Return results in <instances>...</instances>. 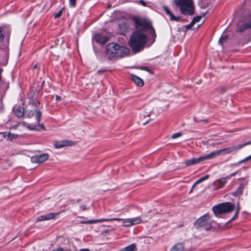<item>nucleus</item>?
I'll list each match as a JSON object with an SVG mask.
<instances>
[{
	"instance_id": "f257e3e1",
	"label": "nucleus",
	"mask_w": 251,
	"mask_h": 251,
	"mask_svg": "<svg viewBox=\"0 0 251 251\" xmlns=\"http://www.w3.org/2000/svg\"><path fill=\"white\" fill-rule=\"evenodd\" d=\"M129 52V50L127 48L115 43L107 44L105 48V55L110 60L123 57Z\"/></svg>"
},
{
	"instance_id": "f03ea898",
	"label": "nucleus",
	"mask_w": 251,
	"mask_h": 251,
	"mask_svg": "<svg viewBox=\"0 0 251 251\" xmlns=\"http://www.w3.org/2000/svg\"><path fill=\"white\" fill-rule=\"evenodd\" d=\"M147 42L146 35L140 31H136L131 35L128 44L133 52H137L143 49Z\"/></svg>"
},
{
	"instance_id": "7ed1b4c3",
	"label": "nucleus",
	"mask_w": 251,
	"mask_h": 251,
	"mask_svg": "<svg viewBox=\"0 0 251 251\" xmlns=\"http://www.w3.org/2000/svg\"><path fill=\"white\" fill-rule=\"evenodd\" d=\"M213 222L214 221L211 220L210 215L206 213L197 219L195 225L198 229L209 231L212 230L214 227L212 225Z\"/></svg>"
},
{
	"instance_id": "20e7f679",
	"label": "nucleus",
	"mask_w": 251,
	"mask_h": 251,
	"mask_svg": "<svg viewBox=\"0 0 251 251\" xmlns=\"http://www.w3.org/2000/svg\"><path fill=\"white\" fill-rule=\"evenodd\" d=\"M174 1L176 5L180 7L183 14L192 15L194 14L193 0H174Z\"/></svg>"
},
{
	"instance_id": "39448f33",
	"label": "nucleus",
	"mask_w": 251,
	"mask_h": 251,
	"mask_svg": "<svg viewBox=\"0 0 251 251\" xmlns=\"http://www.w3.org/2000/svg\"><path fill=\"white\" fill-rule=\"evenodd\" d=\"M250 144H251V141H249L243 144L230 146L220 150L214 151L209 153L211 159L220 155V154L225 155L226 154L231 153L234 151H236L242 149L244 146Z\"/></svg>"
},
{
	"instance_id": "423d86ee",
	"label": "nucleus",
	"mask_w": 251,
	"mask_h": 251,
	"mask_svg": "<svg viewBox=\"0 0 251 251\" xmlns=\"http://www.w3.org/2000/svg\"><path fill=\"white\" fill-rule=\"evenodd\" d=\"M235 209L233 204L226 202L219 204L213 207L212 211L216 217H219L223 213H229Z\"/></svg>"
},
{
	"instance_id": "0eeeda50",
	"label": "nucleus",
	"mask_w": 251,
	"mask_h": 251,
	"mask_svg": "<svg viewBox=\"0 0 251 251\" xmlns=\"http://www.w3.org/2000/svg\"><path fill=\"white\" fill-rule=\"evenodd\" d=\"M133 21L136 28L139 30H148L151 27L150 22L146 19L135 17L133 19Z\"/></svg>"
},
{
	"instance_id": "6e6552de",
	"label": "nucleus",
	"mask_w": 251,
	"mask_h": 251,
	"mask_svg": "<svg viewBox=\"0 0 251 251\" xmlns=\"http://www.w3.org/2000/svg\"><path fill=\"white\" fill-rule=\"evenodd\" d=\"M211 159L209 154L204 155L198 158H193L189 159H187L184 161L186 166H189L194 165L199 163L200 162L204 161L206 160Z\"/></svg>"
},
{
	"instance_id": "1a4fd4ad",
	"label": "nucleus",
	"mask_w": 251,
	"mask_h": 251,
	"mask_svg": "<svg viewBox=\"0 0 251 251\" xmlns=\"http://www.w3.org/2000/svg\"><path fill=\"white\" fill-rule=\"evenodd\" d=\"M141 221L142 220L140 217L123 219V223L122 225L124 226H129L140 223Z\"/></svg>"
},
{
	"instance_id": "9d476101",
	"label": "nucleus",
	"mask_w": 251,
	"mask_h": 251,
	"mask_svg": "<svg viewBox=\"0 0 251 251\" xmlns=\"http://www.w3.org/2000/svg\"><path fill=\"white\" fill-rule=\"evenodd\" d=\"M48 158L49 155L48 153H43L31 157V161L32 163H41L47 160Z\"/></svg>"
},
{
	"instance_id": "9b49d317",
	"label": "nucleus",
	"mask_w": 251,
	"mask_h": 251,
	"mask_svg": "<svg viewBox=\"0 0 251 251\" xmlns=\"http://www.w3.org/2000/svg\"><path fill=\"white\" fill-rule=\"evenodd\" d=\"M26 112V116L29 118L33 117V116L35 115L37 123L39 124V123H40L42 115V113L40 111L37 109H35L34 110H27Z\"/></svg>"
},
{
	"instance_id": "f8f14e48",
	"label": "nucleus",
	"mask_w": 251,
	"mask_h": 251,
	"mask_svg": "<svg viewBox=\"0 0 251 251\" xmlns=\"http://www.w3.org/2000/svg\"><path fill=\"white\" fill-rule=\"evenodd\" d=\"M59 214V213H50L44 215L40 216L39 217L36 218L35 221L36 222L44 221L46 220H50L53 219L56 216H58Z\"/></svg>"
},
{
	"instance_id": "ddd939ff",
	"label": "nucleus",
	"mask_w": 251,
	"mask_h": 251,
	"mask_svg": "<svg viewBox=\"0 0 251 251\" xmlns=\"http://www.w3.org/2000/svg\"><path fill=\"white\" fill-rule=\"evenodd\" d=\"M229 178V176L221 178L215 181V182L213 183V185L214 186L216 189H219L225 186L226 182L227 179Z\"/></svg>"
},
{
	"instance_id": "4468645a",
	"label": "nucleus",
	"mask_w": 251,
	"mask_h": 251,
	"mask_svg": "<svg viewBox=\"0 0 251 251\" xmlns=\"http://www.w3.org/2000/svg\"><path fill=\"white\" fill-rule=\"evenodd\" d=\"M95 40L97 42L101 44H105L109 40V38L105 35L100 33H98L95 35Z\"/></svg>"
},
{
	"instance_id": "2eb2a0df",
	"label": "nucleus",
	"mask_w": 251,
	"mask_h": 251,
	"mask_svg": "<svg viewBox=\"0 0 251 251\" xmlns=\"http://www.w3.org/2000/svg\"><path fill=\"white\" fill-rule=\"evenodd\" d=\"M238 31L242 32L247 28H251V15L247 18V21L245 24H244L242 26L240 25H238Z\"/></svg>"
},
{
	"instance_id": "dca6fc26",
	"label": "nucleus",
	"mask_w": 251,
	"mask_h": 251,
	"mask_svg": "<svg viewBox=\"0 0 251 251\" xmlns=\"http://www.w3.org/2000/svg\"><path fill=\"white\" fill-rule=\"evenodd\" d=\"M72 142L68 140H63L61 141H57L56 142L54 145L55 148L56 149H59L63 148L65 146H70L71 145L70 143Z\"/></svg>"
},
{
	"instance_id": "f3484780",
	"label": "nucleus",
	"mask_w": 251,
	"mask_h": 251,
	"mask_svg": "<svg viewBox=\"0 0 251 251\" xmlns=\"http://www.w3.org/2000/svg\"><path fill=\"white\" fill-rule=\"evenodd\" d=\"M131 79L137 86L142 87L144 85V81L142 79L139 77L138 76L135 75H132L131 76Z\"/></svg>"
},
{
	"instance_id": "a211bd4d",
	"label": "nucleus",
	"mask_w": 251,
	"mask_h": 251,
	"mask_svg": "<svg viewBox=\"0 0 251 251\" xmlns=\"http://www.w3.org/2000/svg\"><path fill=\"white\" fill-rule=\"evenodd\" d=\"M163 8L165 10L166 13L170 16L171 21H178L179 20L180 18L179 17H175L167 6H164Z\"/></svg>"
},
{
	"instance_id": "6ab92c4d",
	"label": "nucleus",
	"mask_w": 251,
	"mask_h": 251,
	"mask_svg": "<svg viewBox=\"0 0 251 251\" xmlns=\"http://www.w3.org/2000/svg\"><path fill=\"white\" fill-rule=\"evenodd\" d=\"M136 245L135 243H132L122 249L120 251H135L136 250Z\"/></svg>"
},
{
	"instance_id": "aec40b11",
	"label": "nucleus",
	"mask_w": 251,
	"mask_h": 251,
	"mask_svg": "<svg viewBox=\"0 0 251 251\" xmlns=\"http://www.w3.org/2000/svg\"><path fill=\"white\" fill-rule=\"evenodd\" d=\"M152 111V109L151 107L146 108L145 110L141 114V118H145L146 117H149L151 115Z\"/></svg>"
},
{
	"instance_id": "412c9836",
	"label": "nucleus",
	"mask_w": 251,
	"mask_h": 251,
	"mask_svg": "<svg viewBox=\"0 0 251 251\" xmlns=\"http://www.w3.org/2000/svg\"><path fill=\"white\" fill-rule=\"evenodd\" d=\"M245 187V184L243 183H241L236 191L233 193V195L235 196H237L238 195H240L243 193V190Z\"/></svg>"
},
{
	"instance_id": "4be33fe9",
	"label": "nucleus",
	"mask_w": 251,
	"mask_h": 251,
	"mask_svg": "<svg viewBox=\"0 0 251 251\" xmlns=\"http://www.w3.org/2000/svg\"><path fill=\"white\" fill-rule=\"evenodd\" d=\"M24 114V108L23 107H18L15 111V114L18 118L22 117Z\"/></svg>"
},
{
	"instance_id": "5701e85b",
	"label": "nucleus",
	"mask_w": 251,
	"mask_h": 251,
	"mask_svg": "<svg viewBox=\"0 0 251 251\" xmlns=\"http://www.w3.org/2000/svg\"><path fill=\"white\" fill-rule=\"evenodd\" d=\"M183 247L182 244H177L175 245L170 250V251H183Z\"/></svg>"
},
{
	"instance_id": "b1692460",
	"label": "nucleus",
	"mask_w": 251,
	"mask_h": 251,
	"mask_svg": "<svg viewBox=\"0 0 251 251\" xmlns=\"http://www.w3.org/2000/svg\"><path fill=\"white\" fill-rule=\"evenodd\" d=\"M193 25V24L192 23V22H191L189 25L182 26V27L179 28V29H181V30L186 32L189 29H191Z\"/></svg>"
},
{
	"instance_id": "393cba45",
	"label": "nucleus",
	"mask_w": 251,
	"mask_h": 251,
	"mask_svg": "<svg viewBox=\"0 0 251 251\" xmlns=\"http://www.w3.org/2000/svg\"><path fill=\"white\" fill-rule=\"evenodd\" d=\"M102 220L101 219H97V220H89L87 221H81V223L83 224H96L98 223L102 222Z\"/></svg>"
},
{
	"instance_id": "a878e982",
	"label": "nucleus",
	"mask_w": 251,
	"mask_h": 251,
	"mask_svg": "<svg viewBox=\"0 0 251 251\" xmlns=\"http://www.w3.org/2000/svg\"><path fill=\"white\" fill-rule=\"evenodd\" d=\"M101 220H102V222L113 221H120L123 220V219H121V218H111V219H101Z\"/></svg>"
},
{
	"instance_id": "bb28decb",
	"label": "nucleus",
	"mask_w": 251,
	"mask_h": 251,
	"mask_svg": "<svg viewBox=\"0 0 251 251\" xmlns=\"http://www.w3.org/2000/svg\"><path fill=\"white\" fill-rule=\"evenodd\" d=\"M201 16H199L195 17L193 20L191 21L192 23L194 25V24L196 23L199 22L201 19Z\"/></svg>"
},
{
	"instance_id": "cd10ccee",
	"label": "nucleus",
	"mask_w": 251,
	"mask_h": 251,
	"mask_svg": "<svg viewBox=\"0 0 251 251\" xmlns=\"http://www.w3.org/2000/svg\"><path fill=\"white\" fill-rule=\"evenodd\" d=\"M4 37V32L3 31V28L0 27V42L3 40Z\"/></svg>"
},
{
	"instance_id": "c85d7f7f",
	"label": "nucleus",
	"mask_w": 251,
	"mask_h": 251,
	"mask_svg": "<svg viewBox=\"0 0 251 251\" xmlns=\"http://www.w3.org/2000/svg\"><path fill=\"white\" fill-rule=\"evenodd\" d=\"M227 38V35H222L221 37L220 38L219 42L222 44L223 42H224Z\"/></svg>"
},
{
	"instance_id": "c756f323",
	"label": "nucleus",
	"mask_w": 251,
	"mask_h": 251,
	"mask_svg": "<svg viewBox=\"0 0 251 251\" xmlns=\"http://www.w3.org/2000/svg\"><path fill=\"white\" fill-rule=\"evenodd\" d=\"M251 159V155L247 157L246 158H245V159H243V160H240V161H239L237 164V165H239V164H242L244 162H245V161H247L248 160H249L250 159Z\"/></svg>"
},
{
	"instance_id": "7c9ffc66",
	"label": "nucleus",
	"mask_w": 251,
	"mask_h": 251,
	"mask_svg": "<svg viewBox=\"0 0 251 251\" xmlns=\"http://www.w3.org/2000/svg\"><path fill=\"white\" fill-rule=\"evenodd\" d=\"M119 28L122 29V32H125L127 30V28L125 24H123L119 25Z\"/></svg>"
},
{
	"instance_id": "2f4dec72",
	"label": "nucleus",
	"mask_w": 251,
	"mask_h": 251,
	"mask_svg": "<svg viewBox=\"0 0 251 251\" xmlns=\"http://www.w3.org/2000/svg\"><path fill=\"white\" fill-rule=\"evenodd\" d=\"M182 135V134L181 133V132H179L173 134L171 137H172V138L175 139V138H178V137L181 136Z\"/></svg>"
},
{
	"instance_id": "473e14b6",
	"label": "nucleus",
	"mask_w": 251,
	"mask_h": 251,
	"mask_svg": "<svg viewBox=\"0 0 251 251\" xmlns=\"http://www.w3.org/2000/svg\"><path fill=\"white\" fill-rule=\"evenodd\" d=\"M80 201V199H78L76 201H75V200L74 199H70L69 200L67 203L68 204H74L75 203V202H79V201Z\"/></svg>"
},
{
	"instance_id": "72a5a7b5",
	"label": "nucleus",
	"mask_w": 251,
	"mask_h": 251,
	"mask_svg": "<svg viewBox=\"0 0 251 251\" xmlns=\"http://www.w3.org/2000/svg\"><path fill=\"white\" fill-rule=\"evenodd\" d=\"M76 0H69V5L71 7H75Z\"/></svg>"
},
{
	"instance_id": "f704fd0d",
	"label": "nucleus",
	"mask_w": 251,
	"mask_h": 251,
	"mask_svg": "<svg viewBox=\"0 0 251 251\" xmlns=\"http://www.w3.org/2000/svg\"><path fill=\"white\" fill-rule=\"evenodd\" d=\"M239 213V210L237 209L235 213L234 216H233V217L229 220V222H231V221L234 220L238 216Z\"/></svg>"
},
{
	"instance_id": "c9c22d12",
	"label": "nucleus",
	"mask_w": 251,
	"mask_h": 251,
	"mask_svg": "<svg viewBox=\"0 0 251 251\" xmlns=\"http://www.w3.org/2000/svg\"><path fill=\"white\" fill-rule=\"evenodd\" d=\"M62 10H60L57 13H55L54 14V18L55 19L59 18L62 15Z\"/></svg>"
},
{
	"instance_id": "e433bc0d",
	"label": "nucleus",
	"mask_w": 251,
	"mask_h": 251,
	"mask_svg": "<svg viewBox=\"0 0 251 251\" xmlns=\"http://www.w3.org/2000/svg\"><path fill=\"white\" fill-rule=\"evenodd\" d=\"M140 69H141V70H144V71H147V72H149L150 71V68L149 67H147V66H143V67H141L140 68Z\"/></svg>"
},
{
	"instance_id": "4c0bfd02",
	"label": "nucleus",
	"mask_w": 251,
	"mask_h": 251,
	"mask_svg": "<svg viewBox=\"0 0 251 251\" xmlns=\"http://www.w3.org/2000/svg\"><path fill=\"white\" fill-rule=\"evenodd\" d=\"M32 104L34 105L36 107H37L38 105L40 104V102L37 100H35L33 102Z\"/></svg>"
},
{
	"instance_id": "58836bf2",
	"label": "nucleus",
	"mask_w": 251,
	"mask_h": 251,
	"mask_svg": "<svg viewBox=\"0 0 251 251\" xmlns=\"http://www.w3.org/2000/svg\"><path fill=\"white\" fill-rule=\"evenodd\" d=\"M51 251H71V250H64L63 248H59L57 249H55V250H53Z\"/></svg>"
},
{
	"instance_id": "ea45409f",
	"label": "nucleus",
	"mask_w": 251,
	"mask_h": 251,
	"mask_svg": "<svg viewBox=\"0 0 251 251\" xmlns=\"http://www.w3.org/2000/svg\"><path fill=\"white\" fill-rule=\"evenodd\" d=\"M138 2H139V3L141 4V5H142L144 6H146L147 5L146 2L143 0H140L138 1Z\"/></svg>"
},
{
	"instance_id": "a19ab883",
	"label": "nucleus",
	"mask_w": 251,
	"mask_h": 251,
	"mask_svg": "<svg viewBox=\"0 0 251 251\" xmlns=\"http://www.w3.org/2000/svg\"><path fill=\"white\" fill-rule=\"evenodd\" d=\"M202 181L201 180V178L197 180L195 183L193 185V188H194L197 184L201 182Z\"/></svg>"
},
{
	"instance_id": "79ce46f5",
	"label": "nucleus",
	"mask_w": 251,
	"mask_h": 251,
	"mask_svg": "<svg viewBox=\"0 0 251 251\" xmlns=\"http://www.w3.org/2000/svg\"><path fill=\"white\" fill-rule=\"evenodd\" d=\"M202 181L201 180V178L197 180L195 183L193 185V188H194L197 184L201 182Z\"/></svg>"
},
{
	"instance_id": "37998d69",
	"label": "nucleus",
	"mask_w": 251,
	"mask_h": 251,
	"mask_svg": "<svg viewBox=\"0 0 251 251\" xmlns=\"http://www.w3.org/2000/svg\"><path fill=\"white\" fill-rule=\"evenodd\" d=\"M80 209L84 211L87 209L86 205H82L80 206Z\"/></svg>"
},
{
	"instance_id": "c03bdc74",
	"label": "nucleus",
	"mask_w": 251,
	"mask_h": 251,
	"mask_svg": "<svg viewBox=\"0 0 251 251\" xmlns=\"http://www.w3.org/2000/svg\"><path fill=\"white\" fill-rule=\"evenodd\" d=\"M209 177L208 175H206L203 176V177H201V180L203 181L206 179H207Z\"/></svg>"
},
{
	"instance_id": "a18cd8bd",
	"label": "nucleus",
	"mask_w": 251,
	"mask_h": 251,
	"mask_svg": "<svg viewBox=\"0 0 251 251\" xmlns=\"http://www.w3.org/2000/svg\"><path fill=\"white\" fill-rule=\"evenodd\" d=\"M55 100L57 101H60L62 100V98L61 96H59L58 95L55 96Z\"/></svg>"
},
{
	"instance_id": "49530a36",
	"label": "nucleus",
	"mask_w": 251,
	"mask_h": 251,
	"mask_svg": "<svg viewBox=\"0 0 251 251\" xmlns=\"http://www.w3.org/2000/svg\"><path fill=\"white\" fill-rule=\"evenodd\" d=\"M27 128L30 130H34L35 129V126H28Z\"/></svg>"
},
{
	"instance_id": "de8ad7c7",
	"label": "nucleus",
	"mask_w": 251,
	"mask_h": 251,
	"mask_svg": "<svg viewBox=\"0 0 251 251\" xmlns=\"http://www.w3.org/2000/svg\"><path fill=\"white\" fill-rule=\"evenodd\" d=\"M38 125H39V126L41 128H43L44 129V130H45V126H44L43 124H38Z\"/></svg>"
},
{
	"instance_id": "09e8293b",
	"label": "nucleus",
	"mask_w": 251,
	"mask_h": 251,
	"mask_svg": "<svg viewBox=\"0 0 251 251\" xmlns=\"http://www.w3.org/2000/svg\"><path fill=\"white\" fill-rule=\"evenodd\" d=\"M15 137H16L17 136H16L15 134H11V133H10V134H9V137L10 138H14V137H15Z\"/></svg>"
},
{
	"instance_id": "8fccbe9b",
	"label": "nucleus",
	"mask_w": 251,
	"mask_h": 251,
	"mask_svg": "<svg viewBox=\"0 0 251 251\" xmlns=\"http://www.w3.org/2000/svg\"><path fill=\"white\" fill-rule=\"evenodd\" d=\"M79 251H90V250L88 249H83L80 250Z\"/></svg>"
},
{
	"instance_id": "3c124183",
	"label": "nucleus",
	"mask_w": 251,
	"mask_h": 251,
	"mask_svg": "<svg viewBox=\"0 0 251 251\" xmlns=\"http://www.w3.org/2000/svg\"><path fill=\"white\" fill-rule=\"evenodd\" d=\"M38 68V65L37 64H36L33 67V69H37Z\"/></svg>"
},
{
	"instance_id": "603ef678",
	"label": "nucleus",
	"mask_w": 251,
	"mask_h": 251,
	"mask_svg": "<svg viewBox=\"0 0 251 251\" xmlns=\"http://www.w3.org/2000/svg\"><path fill=\"white\" fill-rule=\"evenodd\" d=\"M104 71H101V70H99V71L98 72V73H100V72H104Z\"/></svg>"
},
{
	"instance_id": "864d4df0",
	"label": "nucleus",
	"mask_w": 251,
	"mask_h": 251,
	"mask_svg": "<svg viewBox=\"0 0 251 251\" xmlns=\"http://www.w3.org/2000/svg\"><path fill=\"white\" fill-rule=\"evenodd\" d=\"M148 122H149V121H146L145 123H143V125H146L147 123H148Z\"/></svg>"
},
{
	"instance_id": "5fc2aeb1",
	"label": "nucleus",
	"mask_w": 251,
	"mask_h": 251,
	"mask_svg": "<svg viewBox=\"0 0 251 251\" xmlns=\"http://www.w3.org/2000/svg\"><path fill=\"white\" fill-rule=\"evenodd\" d=\"M237 209H239V210H240V207H239V206L238 205V206H237V207L236 210H237Z\"/></svg>"
},
{
	"instance_id": "6e6d98bb",
	"label": "nucleus",
	"mask_w": 251,
	"mask_h": 251,
	"mask_svg": "<svg viewBox=\"0 0 251 251\" xmlns=\"http://www.w3.org/2000/svg\"><path fill=\"white\" fill-rule=\"evenodd\" d=\"M193 188H193V187H192V189H191V191H190V192H191L192 191V190H193Z\"/></svg>"
},
{
	"instance_id": "4d7b16f0",
	"label": "nucleus",
	"mask_w": 251,
	"mask_h": 251,
	"mask_svg": "<svg viewBox=\"0 0 251 251\" xmlns=\"http://www.w3.org/2000/svg\"><path fill=\"white\" fill-rule=\"evenodd\" d=\"M234 174H232L231 175V176H234Z\"/></svg>"
}]
</instances>
